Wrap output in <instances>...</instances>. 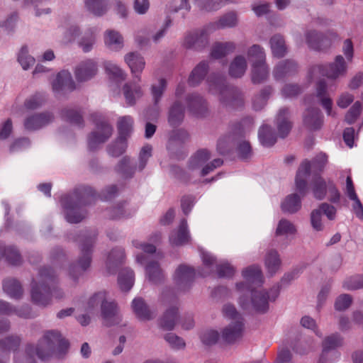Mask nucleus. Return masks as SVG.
<instances>
[{
	"label": "nucleus",
	"mask_w": 363,
	"mask_h": 363,
	"mask_svg": "<svg viewBox=\"0 0 363 363\" xmlns=\"http://www.w3.org/2000/svg\"><path fill=\"white\" fill-rule=\"evenodd\" d=\"M68 343L57 331H48L39 340L36 346L27 345L23 352L15 354V363H35L34 356L42 360L47 359L57 350L67 348Z\"/></svg>",
	"instance_id": "obj_1"
},
{
	"label": "nucleus",
	"mask_w": 363,
	"mask_h": 363,
	"mask_svg": "<svg viewBox=\"0 0 363 363\" xmlns=\"http://www.w3.org/2000/svg\"><path fill=\"white\" fill-rule=\"evenodd\" d=\"M101 306V316L104 323L106 325L111 326L118 325L121 322V316L117 311L116 304L109 302L106 298L105 292H99L93 295L88 301L84 307V313L77 316V320L82 325H87L91 320L90 314L92 313L98 306Z\"/></svg>",
	"instance_id": "obj_2"
},
{
	"label": "nucleus",
	"mask_w": 363,
	"mask_h": 363,
	"mask_svg": "<svg viewBox=\"0 0 363 363\" xmlns=\"http://www.w3.org/2000/svg\"><path fill=\"white\" fill-rule=\"evenodd\" d=\"M209 91L218 94L220 104L230 108H238L244 105V96L237 87L226 83L225 77L221 74H212L207 79Z\"/></svg>",
	"instance_id": "obj_3"
},
{
	"label": "nucleus",
	"mask_w": 363,
	"mask_h": 363,
	"mask_svg": "<svg viewBox=\"0 0 363 363\" xmlns=\"http://www.w3.org/2000/svg\"><path fill=\"white\" fill-rule=\"evenodd\" d=\"M277 296V289H271L269 291L264 289H252L250 298L245 296H240L239 304L244 310L263 313L269 309V301H274Z\"/></svg>",
	"instance_id": "obj_4"
},
{
	"label": "nucleus",
	"mask_w": 363,
	"mask_h": 363,
	"mask_svg": "<svg viewBox=\"0 0 363 363\" xmlns=\"http://www.w3.org/2000/svg\"><path fill=\"white\" fill-rule=\"evenodd\" d=\"M347 65L342 55L335 57L333 62L326 65H316L312 66L308 72V79L311 82L320 77H327L328 79H336L346 76Z\"/></svg>",
	"instance_id": "obj_5"
},
{
	"label": "nucleus",
	"mask_w": 363,
	"mask_h": 363,
	"mask_svg": "<svg viewBox=\"0 0 363 363\" xmlns=\"http://www.w3.org/2000/svg\"><path fill=\"white\" fill-rule=\"evenodd\" d=\"M210 157L211 154L208 150L206 149L199 150L189 159L186 171L178 166H172L170 172L175 178L179 179H191L198 176L201 177L199 172L202 169L203 164Z\"/></svg>",
	"instance_id": "obj_6"
},
{
	"label": "nucleus",
	"mask_w": 363,
	"mask_h": 363,
	"mask_svg": "<svg viewBox=\"0 0 363 363\" xmlns=\"http://www.w3.org/2000/svg\"><path fill=\"white\" fill-rule=\"evenodd\" d=\"M152 156V147L144 146L139 154L138 163L133 162L130 157H123L116 166V171L125 178H131L137 170L142 171L146 166L149 158Z\"/></svg>",
	"instance_id": "obj_7"
},
{
	"label": "nucleus",
	"mask_w": 363,
	"mask_h": 363,
	"mask_svg": "<svg viewBox=\"0 0 363 363\" xmlns=\"http://www.w3.org/2000/svg\"><path fill=\"white\" fill-rule=\"evenodd\" d=\"M62 204L65 211V218L69 223H77L85 217V212L82 206L85 204L84 194L74 192L72 195L66 196L62 199Z\"/></svg>",
	"instance_id": "obj_8"
},
{
	"label": "nucleus",
	"mask_w": 363,
	"mask_h": 363,
	"mask_svg": "<svg viewBox=\"0 0 363 363\" xmlns=\"http://www.w3.org/2000/svg\"><path fill=\"white\" fill-rule=\"evenodd\" d=\"M91 117L96 124V130L89 135L88 146L90 150H94L111 136L113 128L101 116L94 113Z\"/></svg>",
	"instance_id": "obj_9"
},
{
	"label": "nucleus",
	"mask_w": 363,
	"mask_h": 363,
	"mask_svg": "<svg viewBox=\"0 0 363 363\" xmlns=\"http://www.w3.org/2000/svg\"><path fill=\"white\" fill-rule=\"evenodd\" d=\"M328 162V157L324 153H319L311 161L304 160L300 164L296 176L295 182H306L311 174H317L321 172Z\"/></svg>",
	"instance_id": "obj_10"
},
{
	"label": "nucleus",
	"mask_w": 363,
	"mask_h": 363,
	"mask_svg": "<svg viewBox=\"0 0 363 363\" xmlns=\"http://www.w3.org/2000/svg\"><path fill=\"white\" fill-rule=\"evenodd\" d=\"M208 35L206 28L189 31L184 36L183 45L188 49L201 50L208 44Z\"/></svg>",
	"instance_id": "obj_11"
},
{
	"label": "nucleus",
	"mask_w": 363,
	"mask_h": 363,
	"mask_svg": "<svg viewBox=\"0 0 363 363\" xmlns=\"http://www.w3.org/2000/svg\"><path fill=\"white\" fill-rule=\"evenodd\" d=\"M317 100V103L320 104L325 109L327 114L330 116L333 114L332 99L328 96L327 92V84L324 79L319 80L316 84V94L315 96H311L305 98V104L306 105L315 104Z\"/></svg>",
	"instance_id": "obj_12"
},
{
	"label": "nucleus",
	"mask_w": 363,
	"mask_h": 363,
	"mask_svg": "<svg viewBox=\"0 0 363 363\" xmlns=\"http://www.w3.org/2000/svg\"><path fill=\"white\" fill-rule=\"evenodd\" d=\"M62 294L63 293L60 289L53 287L52 289L49 288V290H48L45 286H39L34 285L31 291V297L33 302L42 306H45L50 303V295H52L56 298H60L62 297Z\"/></svg>",
	"instance_id": "obj_13"
},
{
	"label": "nucleus",
	"mask_w": 363,
	"mask_h": 363,
	"mask_svg": "<svg viewBox=\"0 0 363 363\" xmlns=\"http://www.w3.org/2000/svg\"><path fill=\"white\" fill-rule=\"evenodd\" d=\"M242 276L247 284L244 282L237 284L236 288L240 291L248 289L249 284H259L262 283V271L257 265H252L244 269L242 272Z\"/></svg>",
	"instance_id": "obj_14"
},
{
	"label": "nucleus",
	"mask_w": 363,
	"mask_h": 363,
	"mask_svg": "<svg viewBox=\"0 0 363 363\" xmlns=\"http://www.w3.org/2000/svg\"><path fill=\"white\" fill-rule=\"evenodd\" d=\"M53 115L51 113H34L25 118L23 125L27 130L34 131L48 125L53 121Z\"/></svg>",
	"instance_id": "obj_15"
},
{
	"label": "nucleus",
	"mask_w": 363,
	"mask_h": 363,
	"mask_svg": "<svg viewBox=\"0 0 363 363\" xmlns=\"http://www.w3.org/2000/svg\"><path fill=\"white\" fill-rule=\"evenodd\" d=\"M96 63L92 60L81 62L75 68V77L79 82H86L93 78L97 73Z\"/></svg>",
	"instance_id": "obj_16"
},
{
	"label": "nucleus",
	"mask_w": 363,
	"mask_h": 363,
	"mask_svg": "<svg viewBox=\"0 0 363 363\" xmlns=\"http://www.w3.org/2000/svg\"><path fill=\"white\" fill-rule=\"evenodd\" d=\"M304 126L310 130H316L323 125V116L319 108L308 107L303 115Z\"/></svg>",
	"instance_id": "obj_17"
},
{
	"label": "nucleus",
	"mask_w": 363,
	"mask_h": 363,
	"mask_svg": "<svg viewBox=\"0 0 363 363\" xmlns=\"http://www.w3.org/2000/svg\"><path fill=\"white\" fill-rule=\"evenodd\" d=\"M124 60L130 69L133 78L140 82L141 78L140 75L145 66L144 57L138 52H131L125 55Z\"/></svg>",
	"instance_id": "obj_18"
},
{
	"label": "nucleus",
	"mask_w": 363,
	"mask_h": 363,
	"mask_svg": "<svg viewBox=\"0 0 363 363\" xmlns=\"http://www.w3.org/2000/svg\"><path fill=\"white\" fill-rule=\"evenodd\" d=\"M296 189L301 196H306L309 191H312L314 197L323 199L328 192V187L325 183H297Z\"/></svg>",
	"instance_id": "obj_19"
},
{
	"label": "nucleus",
	"mask_w": 363,
	"mask_h": 363,
	"mask_svg": "<svg viewBox=\"0 0 363 363\" xmlns=\"http://www.w3.org/2000/svg\"><path fill=\"white\" fill-rule=\"evenodd\" d=\"M76 89L71 73L67 70L60 72L52 82V89L55 93L72 91Z\"/></svg>",
	"instance_id": "obj_20"
},
{
	"label": "nucleus",
	"mask_w": 363,
	"mask_h": 363,
	"mask_svg": "<svg viewBox=\"0 0 363 363\" xmlns=\"http://www.w3.org/2000/svg\"><path fill=\"white\" fill-rule=\"evenodd\" d=\"M139 82L137 79L133 78L132 82H126L122 88L125 102L128 106H133L143 94Z\"/></svg>",
	"instance_id": "obj_21"
},
{
	"label": "nucleus",
	"mask_w": 363,
	"mask_h": 363,
	"mask_svg": "<svg viewBox=\"0 0 363 363\" xmlns=\"http://www.w3.org/2000/svg\"><path fill=\"white\" fill-rule=\"evenodd\" d=\"M305 36L308 47L315 50H323L331 45V40L328 37L315 30H308Z\"/></svg>",
	"instance_id": "obj_22"
},
{
	"label": "nucleus",
	"mask_w": 363,
	"mask_h": 363,
	"mask_svg": "<svg viewBox=\"0 0 363 363\" xmlns=\"http://www.w3.org/2000/svg\"><path fill=\"white\" fill-rule=\"evenodd\" d=\"M186 104L189 111L196 116H202L207 111L206 100L198 94H189Z\"/></svg>",
	"instance_id": "obj_23"
},
{
	"label": "nucleus",
	"mask_w": 363,
	"mask_h": 363,
	"mask_svg": "<svg viewBox=\"0 0 363 363\" xmlns=\"http://www.w3.org/2000/svg\"><path fill=\"white\" fill-rule=\"evenodd\" d=\"M297 71L296 63L291 60L279 62L274 68L273 76L276 80H281L289 77Z\"/></svg>",
	"instance_id": "obj_24"
},
{
	"label": "nucleus",
	"mask_w": 363,
	"mask_h": 363,
	"mask_svg": "<svg viewBox=\"0 0 363 363\" xmlns=\"http://www.w3.org/2000/svg\"><path fill=\"white\" fill-rule=\"evenodd\" d=\"M190 240L187 221L182 220L179 228L174 230L169 236V242L172 245L179 246L187 243Z\"/></svg>",
	"instance_id": "obj_25"
},
{
	"label": "nucleus",
	"mask_w": 363,
	"mask_h": 363,
	"mask_svg": "<svg viewBox=\"0 0 363 363\" xmlns=\"http://www.w3.org/2000/svg\"><path fill=\"white\" fill-rule=\"evenodd\" d=\"M289 117V111L287 108L284 107L279 109L276 118V124L280 138L286 137L291 129L292 125Z\"/></svg>",
	"instance_id": "obj_26"
},
{
	"label": "nucleus",
	"mask_w": 363,
	"mask_h": 363,
	"mask_svg": "<svg viewBox=\"0 0 363 363\" xmlns=\"http://www.w3.org/2000/svg\"><path fill=\"white\" fill-rule=\"evenodd\" d=\"M132 308L137 318L143 321L150 320L155 316L141 298H135L132 302Z\"/></svg>",
	"instance_id": "obj_27"
},
{
	"label": "nucleus",
	"mask_w": 363,
	"mask_h": 363,
	"mask_svg": "<svg viewBox=\"0 0 363 363\" xmlns=\"http://www.w3.org/2000/svg\"><path fill=\"white\" fill-rule=\"evenodd\" d=\"M242 321L238 320L230 324L223 330L222 338L226 342H234L242 336Z\"/></svg>",
	"instance_id": "obj_28"
},
{
	"label": "nucleus",
	"mask_w": 363,
	"mask_h": 363,
	"mask_svg": "<svg viewBox=\"0 0 363 363\" xmlns=\"http://www.w3.org/2000/svg\"><path fill=\"white\" fill-rule=\"evenodd\" d=\"M264 264L267 272L270 275L277 273L281 264L278 252L274 250H268L264 257Z\"/></svg>",
	"instance_id": "obj_29"
},
{
	"label": "nucleus",
	"mask_w": 363,
	"mask_h": 363,
	"mask_svg": "<svg viewBox=\"0 0 363 363\" xmlns=\"http://www.w3.org/2000/svg\"><path fill=\"white\" fill-rule=\"evenodd\" d=\"M235 49L236 44L233 42H217L212 46L211 57L213 59H220L233 52Z\"/></svg>",
	"instance_id": "obj_30"
},
{
	"label": "nucleus",
	"mask_w": 363,
	"mask_h": 363,
	"mask_svg": "<svg viewBox=\"0 0 363 363\" xmlns=\"http://www.w3.org/2000/svg\"><path fill=\"white\" fill-rule=\"evenodd\" d=\"M82 256L76 264L72 265L69 268V274L73 277L76 274H80L89 267L91 264L90 248L83 247L82 249Z\"/></svg>",
	"instance_id": "obj_31"
},
{
	"label": "nucleus",
	"mask_w": 363,
	"mask_h": 363,
	"mask_svg": "<svg viewBox=\"0 0 363 363\" xmlns=\"http://www.w3.org/2000/svg\"><path fill=\"white\" fill-rule=\"evenodd\" d=\"M104 43L111 50L117 51L123 47V38L115 30H107L104 33Z\"/></svg>",
	"instance_id": "obj_32"
},
{
	"label": "nucleus",
	"mask_w": 363,
	"mask_h": 363,
	"mask_svg": "<svg viewBox=\"0 0 363 363\" xmlns=\"http://www.w3.org/2000/svg\"><path fill=\"white\" fill-rule=\"evenodd\" d=\"M247 68L246 58L241 55H237L230 62L229 67V74L234 78L242 77Z\"/></svg>",
	"instance_id": "obj_33"
},
{
	"label": "nucleus",
	"mask_w": 363,
	"mask_h": 363,
	"mask_svg": "<svg viewBox=\"0 0 363 363\" xmlns=\"http://www.w3.org/2000/svg\"><path fill=\"white\" fill-rule=\"evenodd\" d=\"M269 69L265 62L252 64V81L254 84H260L269 77Z\"/></svg>",
	"instance_id": "obj_34"
},
{
	"label": "nucleus",
	"mask_w": 363,
	"mask_h": 363,
	"mask_svg": "<svg viewBox=\"0 0 363 363\" xmlns=\"http://www.w3.org/2000/svg\"><path fill=\"white\" fill-rule=\"evenodd\" d=\"M346 194L353 201L352 205V211L358 218L363 220V205L355 192L353 183H347Z\"/></svg>",
	"instance_id": "obj_35"
},
{
	"label": "nucleus",
	"mask_w": 363,
	"mask_h": 363,
	"mask_svg": "<svg viewBox=\"0 0 363 363\" xmlns=\"http://www.w3.org/2000/svg\"><path fill=\"white\" fill-rule=\"evenodd\" d=\"M272 55L277 57H283L287 52V48L284 37L279 34L274 35L269 40Z\"/></svg>",
	"instance_id": "obj_36"
},
{
	"label": "nucleus",
	"mask_w": 363,
	"mask_h": 363,
	"mask_svg": "<svg viewBox=\"0 0 363 363\" xmlns=\"http://www.w3.org/2000/svg\"><path fill=\"white\" fill-rule=\"evenodd\" d=\"M184 108L179 101H176L170 107L168 122L173 127L178 126L183 121Z\"/></svg>",
	"instance_id": "obj_37"
},
{
	"label": "nucleus",
	"mask_w": 363,
	"mask_h": 363,
	"mask_svg": "<svg viewBox=\"0 0 363 363\" xmlns=\"http://www.w3.org/2000/svg\"><path fill=\"white\" fill-rule=\"evenodd\" d=\"M208 69L207 62H201L191 72L189 78V84L191 86L199 85L206 77Z\"/></svg>",
	"instance_id": "obj_38"
},
{
	"label": "nucleus",
	"mask_w": 363,
	"mask_h": 363,
	"mask_svg": "<svg viewBox=\"0 0 363 363\" xmlns=\"http://www.w3.org/2000/svg\"><path fill=\"white\" fill-rule=\"evenodd\" d=\"M195 277L194 271L187 266H179L175 271L174 279L178 285H186Z\"/></svg>",
	"instance_id": "obj_39"
},
{
	"label": "nucleus",
	"mask_w": 363,
	"mask_h": 363,
	"mask_svg": "<svg viewBox=\"0 0 363 363\" xmlns=\"http://www.w3.org/2000/svg\"><path fill=\"white\" fill-rule=\"evenodd\" d=\"M146 277L152 284H157L164 279V274L156 262H149L145 268Z\"/></svg>",
	"instance_id": "obj_40"
},
{
	"label": "nucleus",
	"mask_w": 363,
	"mask_h": 363,
	"mask_svg": "<svg viewBox=\"0 0 363 363\" xmlns=\"http://www.w3.org/2000/svg\"><path fill=\"white\" fill-rule=\"evenodd\" d=\"M133 119L130 116L119 117L117 121L118 136L128 139L133 130Z\"/></svg>",
	"instance_id": "obj_41"
},
{
	"label": "nucleus",
	"mask_w": 363,
	"mask_h": 363,
	"mask_svg": "<svg viewBox=\"0 0 363 363\" xmlns=\"http://www.w3.org/2000/svg\"><path fill=\"white\" fill-rule=\"evenodd\" d=\"M301 207V199L296 194L289 195L281 203L282 211L289 213H296Z\"/></svg>",
	"instance_id": "obj_42"
},
{
	"label": "nucleus",
	"mask_w": 363,
	"mask_h": 363,
	"mask_svg": "<svg viewBox=\"0 0 363 363\" xmlns=\"http://www.w3.org/2000/svg\"><path fill=\"white\" fill-rule=\"evenodd\" d=\"M258 137L262 145L265 147H271L277 141V137L272 128L267 125H264L259 128Z\"/></svg>",
	"instance_id": "obj_43"
},
{
	"label": "nucleus",
	"mask_w": 363,
	"mask_h": 363,
	"mask_svg": "<svg viewBox=\"0 0 363 363\" xmlns=\"http://www.w3.org/2000/svg\"><path fill=\"white\" fill-rule=\"evenodd\" d=\"M86 9L94 16H101L106 13L108 8L107 0H84Z\"/></svg>",
	"instance_id": "obj_44"
},
{
	"label": "nucleus",
	"mask_w": 363,
	"mask_h": 363,
	"mask_svg": "<svg viewBox=\"0 0 363 363\" xmlns=\"http://www.w3.org/2000/svg\"><path fill=\"white\" fill-rule=\"evenodd\" d=\"M96 28H89L80 39L79 45L84 52H88L93 48L96 42Z\"/></svg>",
	"instance_id": "obj_45"
},
{
	"label": "nucleus",
	"mask_w": 363,
	"mask_h": 363,
	"mask_svg": "<svg viewBox=\"0 0 363 363\" xmlns=\"http://www.w3.org/2000/svg\"><path fill=\"white\" fill-rule=\"evenodd\" d=\"M3 289L8 295L13 298H19L23 292L20 283L13 278H8L4 281Z\"/></svg>",
	"instance_id": "obj_46"
},
{
	"label": "nucleus",
	"mask_w": 363,
	"mask_h": 363,
	"mask_svg": "<svg viewBox=\"0 0 363 363\" xmlns=\"http://www.w3.org/2000/svg\"><path fill=\"white\" fill-rule=\"evenodd\" d=\"M272 88L267 86L262 89L260 92L252 99V108L255 111H260L266 105L267 101L272 94Z\"/></svg>",
	"instance_id": "obj_47"
},
{
	"label": "nucleus",
	"mask_w": 363,
	"mask_h": 363,
	"mask_svg": "<svg viewBox=\"0 0 363 363\" xmlns=\"http://www.w3.org/2000/svg\"><path fill=\"white\" fill-rule=\"evenodd\" d=\"M134 284V272L129 269L121 270L118 277V284L123 291H129Z\"/></svg>",
	"instance_id": "obj_48"
},
{
	"label": "nucleus",
	"mask_w": 363,
	"mask_h": 363,
	"mask_svg": "<svg viewBox=\"0 0 363 363\" xmlns=\"http://www.w3.org/2000/svg\"><path fill=\"white\" fill-rule=\"evenodd\" d=\"M296 233V228L291 221L286 219H281L278 223L276 229V235L277 236H292Z\"/></svg>",
	"instance_id": "obj_49"
},
{
	"label": "nucleus",
	"mask_w": 363,
	"mask_h": 363,
	"mask_svg": "<svg viewBox=\"0 0 363 363\" xmlns=\"http://www.w3.org/2000/svg\"><path fill=\"white\" fill-rule=\"evenodd\" d=\"M238 19L235 12H229L220 18L212 26L213 29L231 28L237 25Z\"/></svg>",
	"instance_id": "obj_50"
},
{
	"label": "nucleus",
	"mask_w": 363,
	"mask_h": 363,
	"mask_svg": "<svg viewBox=\"0 0 363 363\" xmlns=\"http://www.w3.org/2000/svg\"><path fill=\"white\" fill-rule=\"evenodd\" d=\"M201 259L203 262V269L199 274L201 276H206L214 271V268H216V259L210 252H203L201 254Z\"/></svg>",
	"instance_id": "obj_51"
},
{
	"label": "nucleus",
	"mask_w": 363,
	"mask_h": 363,
	"mask_svg": "<svg viewBox=\"0 0 363 363\" xmlns=\"http://www.w3.org/2000/svg\"><path fill=\"white\" fill-rule=\"evenodd\" d=\"M127 147V139L118 137L116 140L108 145V153L112 157H119L125 152Z\"/></svg>",
	"instance_id": "obj_52"
},
{
	"label": "nucleus",
	"mask_w": 363,
	"mask_h": 363,
	"mask_svg": "<svg viewBox=\"0 0 363 363\" xmlns=\"http://www.w3.org/2000/svg\"><path fill=\"white\" fill-rule=\"evenodd\" d=\"M247 57L253 62H262L266 61L264 49L259 45H253L247 50Z\"/></svg>",
	"instance_id": "obj_53"
},
{
	"label": "nucleus",
	"mask_w": 363,
	"mask_h": 363,
	"mask_svg": "<svg viewBox=\"0 0 363 363\" xmlns=\"http://www.w3.org/2000/svg\"><path fill=\"white\" fill-rule=\"evenodd\" d=\"M177 312L175 308H172L164 313L160 320V327L164 330H172L177 320Z\"/></svg>",
	"instance_id": "obj_54"
},
{
	"label": "nucleus",
	"mask_w": 363,
	"mask_h": 363,
	"mask_svg": "<svg viewBox=\"0 0 363 363\" xmlns=\"http://www.w3.org/2000/svg\"><path fill=\"white\" fill-rule=\"evenodd\" d=\"M18 61L21 64L23 69H28L32 67L35 62L33 57L29 55L28 48L27 46H23L18 55Z\"/></svg>",
	"instance_id": "obj_55"
},
{
	"label": "nucleus",
	"mask_w": 363,
	"mask_h": 363,
	"mask_svg": "<svg viewBox=\"0 0 363 363\" xmlns=\"http://www.w3.org/2000/svg\"><path fill=\"white\" fill-rule=\"evenodd\" d=\"M61 116L65 121L77 125H81L83 123L81 114L74 109L65 108L62 110Z\"/></svg>",
	"instance_id": "obj_56"
},
{
	"label": "nucleus",
	"mask_w": 363,
	"mask_h": 363,
	"mask_svg": "<svg viewBox=\"0 0 363 363\" xmlns=\"http://www.w3.org/2000/svg\"><path fill=\"white\" fill-rule=\"evenodd\" d=\"M229 2V0H204L199 1L198 6L201 10L211 11L219 9L221 6Z\"/></svg>",
	"instance_id": "obj_57"
},
{
	"label": "nucleus",
	"mask_w": 363,
	"mask_h": 363,
	"mask_svg": "<svg viewBox=\"0 0 363 363\" xmlns=\"http://www.w3.org/2000/svg\"><path fill=\"white\" fill-rule=\"evenodd\" d=\"M342 345V338L337 335H332L325 337L322 342V349L329 351L335 350Z\"/></svg>",
	"instance_id": "obj_58"
},
{
	"label": "nucleus",
	"mask_w": 363,
	"mask_h": 363,
	"mask_svg": "<svg viewBox=\"0 0 363 363\" xmlns=\"http://www.w3.org/2000/svg\"><path fill=\"white\" fill-rule=\"evenodd\" d=\"M362 110V104L359 101L354 102L345 115V121L348 124H353L361 114Z\"/></svg>",
	"instance_id": "obj_59"
},
{
	"label": "nucleus",
	"mask_w": 363,
	"mask_h": 363,
	"mask_svg": "<svg viewBox=\"0 0 363 363\" xmlns=\"http://www.w3.org/2000/svg\"><path fill=\"white\" fill-rule=\"evenodd\" d=\"M167 87V82L164 79H160L157 84H153L151 87V94L155 105L158 104Z\"/></svg>",
	"instance_id": "obj_60"
},
{
	"label": "nucleus",
	"mask_w": 363,
	"mask_h": 363,
	"mask_svg": "<svg viewBox=\"0 0 363 363\" xmlns=\"http://www.w3.org/2000/svg\"><path fill=\"white\" fill-rule=\"evenodd\" d=\"M170 347L174 350H182L186 346L184 340L174 333H167L164 337Z\"/></svg>",
	"instance_id": "obj_61"
},
{
	"label": "nucleus",
	"mask_w": 363,
	"mask_h": 363,
	"mask_svg": "<svg viewBox=\"0 0 363 363\" xmlns=\"http://www.w3.org/2000/svg\"><path fill=\"white\" fill-rule=\"evenodd\" d=\"M303 89L296 84H286L281 89V95L284 98L296 97L302 93Z\"/></svg>",
	"instance_id": "obj_62"
},
{
	"label": "nucleus",
	"mask_w": 363,
	"mask_h": 363,
	"mask_svg": "<svg viewBox=\"0 0 363 363\" xmlns=\"http://www.w3.org/2000/svg\"><path fill=\"white\" fill-rule=\"evenodd\" d=\"M238 157L242 160H248L252 156V150L250 143L247 141L240 143L237 147Z\"/></svg>",
	"instance_id": "obj_63"
},
{
	"label": "nucleus",
	"mask_w": 363,
	"mask_h": 363,
	"mask_svg": "<svg viewBox=\"0 0 363 363\" xmlns=\"http://www.w3.org/2000/svg\"><path fill=\"white\" fill-rule=\"evenodd\" d=\"M338 358L339 354L336 351L322 349L318 363H334Z\"/></svg>",
	"instance_id": "obj_64"
}]
</instances>
